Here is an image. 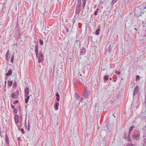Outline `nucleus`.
Returning <instances> with one entry per match:
<instances>
[{
  "label": "nucleus",
  "instance_id": "64",
  "mask_svg": "<svg viewBox=\"0 0 146 146\" xmlns=\"http://www.w3.org/2000/svg\"><path fill=\"white\" fill-rule=\"evenodd\" d=\"M6 84H5V87H6Z\"/></svg>",
  "mask_w": 146,
  "mask_h": 146
},
{
  "label": "nucleus",
  "instance_id": "8",
  "mask_svg": "<svg viewBox=\"0 0 146 146\" xmlns=\"http://www.w3.org/2000/svg\"><path fill=\"white\" fill-rule=\"evenodd\" d=\"M15 122L17 123L19 122V115H15L14 117Z\"/></svg>",
  "mask_w": 146,
  "mask_h": 146
},
{
  "label": "nucleus",
  "instance_id": "22",
  "mask_svg": "<svg viewBox=\"0 0 146 146\" xmlns=\"http://www.w3.org/2000/svg\"><path fill=\"white\" fill-rule=\"evenodd\" d=\"M13 111L14 114H16L17 112V109L15 108L13 110Z\"/></svg>",
  "mask_w": 146,
  "mask_h": 146
},
{
  "label": "nucleus",
  "instance_id": "60",
  "mask_svg": "<svg viewBox=\"0 0 146 146\" xmlns=\"http://www.w3.org/2000/svg\"><path fill=\"white\" fill-rule=\"evenodd\" d=\"M100 31V29H99V28H98V31Z\"/></svg>",
  "mask_w": 146,
  "mask_h": 146
},
{
  "label": "nucleus",
  "instance_id": "36",
  "mask_svg": "<svg viewBox=\"0 0 146 146\" xmlns=\"http://www.w3.org/2000/svg\"><path fill=\"white\" fill-rule=\"evenodd\" d=\"M98 12L97 11H96L94 13V15H97L98 13Z\"/></svg>",
  "mask_w": 146,
  "mask_h": 146
},
{
  "label": "nucleus",
  "instance_id": "57",
  "mask_svg": "<svg viewBox=\"0 0 146 146\" xmlns=\"http://www.w3.org/2000/svg\"><path fill=\"white\" fill-rule=\"evenodd\" d=\"M99 10V9H98H98H97V10H96V11H98Z\"/></svg>",
  "mask_w": 146,
  "mask_h": 146
},
{
  "label": "nucleus",
  "instance_id": "56",
  "mask_svg": "<svg viewBox=\"0 0 146 146\" xmlns=\"http://www.w3.org/2000/svg\"><path fill=\"white\" fill-rule=\"evenodd\" d=\"M137 27H136V28H134V29H135V30H137Z\"/></svg>",
  "mask_w": 146,
  "mask_h": 146
},
{
  "label": "nucleus",
  "instance_id": "62",
  "mask_svg": "<svg viewBox=\"0 0 146 146\" xmlns=\"http://www.w3.org/2000/svg\"><path fill=\"white\" fill-rule=\"evenodd\" d=\"M112 115L115 117V116L113 114Z\"/></svg>",
  "mask_w": 146,
  "mask_h": 146
},
{
  "label": "nucleus",
  "instance_id": "63",
  "mask_svg": "<svg viewBox=\"0 0 146 146\" xmlns=\"http://www.w3.org/2000/svg\"><path fill=\"white\" fill-rule=\"evenodd\" d=\"M113 81H114V82H115L116 81V80H114Z\"/></svg>",
  "mask_w": 146,
  "mask_h": 146
},
{
  "label": "nucleus",
  "instance_id": "1",
  "mask_svg": "<svg viewBox=\"0 0 146 146\" xmlns=\"http://www.w3.org/2000/svg\"><path fill=\"white\" fill-rule=\"evenodd\" d=\"M134 14L139 20L141 21L142 17L144 16V13L143 12H141L140 9H136L134 11Z\"/></svg>",
  "mask_w": 146,
  "mask_h": 146
},
{
  "label": "nucleus",
  "instance_id": "23",
  "mask_svg": "<svg viewBox=\"0 0 146 146\" xmlns=\"http://www.w3.org/2000/svg\"><path fill=\"white\" fill-rule=\"evenodd\" d=\"M9 51L8 50L7 52H6V54H5V56H6V59H8V56L9 55Z\"/></svg>",
  "mask_w": 146,
  "mask_h": 146
},
{
  "label": "nucleus",
  "instance_id": "45",
  "mask_svg": "<svg viewBox=\"0 0 146 146\" xmlns=\"http://www.w3.org/2000/svg\"><path fill=\"white\" fill-rule=\"evenodd\" d=\"M19 111H21V106H20L19 107Z\"/></svg>",
  "mask_w": 146,
  "mask_h": 146
},
{
  "label": "nucleus",
  "instance_id": "16",
  "mask_svg": "<svg viewBox=\"0 0 146 146\" xmlns=\"http://www.w3.org/2000/svg\"><path fill=\"white\" fill-rule=\"evenodd\" d=\"M110 13V11H104V14L106 16L108 15Z\"/></svg>",
  "mask_w": 146,
  "mask_h": 146
},
{
  "label": "nucleus",
  "instance_id": "51",
  "mask_svg": "<svg viewBox=\"0 0 146 146\" xmlns=\"http://www.w3.org/2000/svg\"><path fill=\"white\" fill-rule=\"evenodd\" d=\"M79 40H76L75 41L76 42H78Z\"/></svg>",
  "mask_w": 146,
  "mask_h": 146
},
{
  "label": "nucleus",
  "instance_id": "14",
  "mask_svg": "<svg viewBox=\"0 0 146 146\" xmlns=\"http://www.w3.org/2000/svg\"><path fill=\"white\" fill-rule=\"evenodd\" d=\"M12 73V71L11 70H8V72L6 74V75L7 76H10L11 75Z\"/></svg>",
  "mask_w": 146,
  "mask_h": 146
},
{
  "label": "nucleus",
  "instance_id": "19",
  "mask_svg": "<svg viewBox=\"0 0 146 146\" xmlns=\"http://www.w3.org/2000/svg\"><path fill=\"white\" fill-rule=\"evenodd\" d=\"M78 4L77 5H79L81 6L82 5V2L81 0H77Z\"/></svg>",
  "mask_w": 146,
  "mask_h": 146
},
{
  "label": "nucleus",
  "instance_id": "52",
  "mask_svg": "<svg viewBox=\"0 0 146 146\" xmlns=\"http://www.w3.org/2000/svg\"><path fill=\"white\" fill-rule=\"evenodd\" d=\"M21 139L20 137H18L17 139V140L19 141Z\"/></svg>",
  "mask_w": 146,
  "mask_h": 146
},
{
  "label": "nucleus",
  "instance_id": "24",
  "mask_svg": "<svg viewBox=\"0 0 146 146\" xmlns=\"http://www.w3.org/2000/svg\"><path fill=\"white\" fill-rule=\"evenodd\" d=\"M39 41L40 44L41 45H43V40L41 39H40Z\"/></svg>",
  "mask_w": 146,
  "mask_h": 146
},
{
  "label": "nucleus",
  "instance_id": "55",
  "mask_svg": "<svg viewBox=\"0 0 146 146\" xmlns=\"http://www.w3.org/2000/svg\"><path fill=\"white\" fill-rule=\"evenodd\" d=\"M56 2L57 3H58V0H56Z\"/></svg>",
  "mask_w": 146,
  "mask_h": 146
},
{
  "label": "nucleus",
  "instance_id": "12",
  "mask_svg": "<svg viewBox=\"0 0 146 146\" xmlns=\"http://www.w3.org/2000/svg\"><path fill=\"white\" fill-rule=\"evenodd\" d=\"M5 142L8 145H9V138L8 137V136L6 135L5 136Z\"/></svg>",
  "mask_w": 146,
  "mask_h": 146
},
{
  "label": "nucleus",
  "instance_id": "58",
  "mask_svg": "<svg viewBox=\"0 0 146 146\" xmlns=\"http://www.w3.org/2000/svg\"><path fill=\"white\" fill-rule=\"evenodd\" d=\"M6 84V81H5V84Z\"/></svg>",
  "mask_w": 146,
  "mask_h": 146
},
{
  "label": "nucleus",
  "instance_id": "10",
  "mask_svg": "<svg viewBox=\"0 0 146 146\" xmlns=\"http://www.w3.org/2000/svg\"><path fill=\"white\" fill-rule=\"evenodd\" d=\"M86 52V49L85 48L83 47L80 50V53L82 54H85Z\"/></svg>",
  "mask_w": 146,
  "mask_h": 146
},
{
  "label": "nucleus",
  "instance_id": "13",
  "mask_svg": "<svg viewBox=\"0 0 146 146\" xmlns=\"http://www.w3.org/2000/svg\"><path fill=\"white\" fill-rule=\"evenodd\" d=\"M86 1H87V0H82V6L83 9H84V7L85 6Z\"/></svg>",
  "mask_w": 146,
  "mask_h": 146
},
{
  "label": "nucleus",
  "instance_id": "15",
  "mask_svg": "<svg viewBox=\"0 0 146 146\" xmlns=\"http://www.w3.org/2000/svg\"><path fill=\"white\" fill-rule=\"evenodd\" d=\"M26 97V98L25 99V102L26 103H27L29 101V99L30 97L28 95H27V96H25Z\"/></svg>",
  "mask_w": 146,
  "mask_h": 146
},
{
  "label": "nucleus",
  "instance_id": "47",
  "mask_svg": "<svg viewBox=\"0 0 146 146\" xmlns=\"http://www.w3.org/2000/svg\"><path fill=\"white\" fill-rule=\"evenodd\" d=\"M116 73H117L118 74H120V72H118L117 71H116Z\"/></svg>",
  "mask_w": 146,
  "mask_h": 146
},
{
  "label": "nucleus",
  "instance_id": "25",
  "mask_svg": "<svg viewBox=\"0 0 146 146\" xmlns=\"http://www.w3.org/2000/svg\"><path fill=\"white\" fill-rule=\"evenodd\" d=\"M17 86V82H14V84L13 85V88H15Z\"/></svg>",
  "mask_w": 146,
  "mask_h": 146
},
{
  "label": "nucleus",
  "instance_id": "39",
  "mask_svg": "<svg viewBox=\"0 0 146 146\" xmlns=\"http://www.w3.org/2000/svg\"><path fill=\"white\" fill-rule=\"evenodd\" d=\"M83 100V99L82 98H80L79 100L80 102H82Z\"/></svg>",
  "mask_w": 146,
  "mask_h": 146
},
{
  "label": "nucleus",
  "instance_id": "59",
  "mask_svg": "<svg viewBox=\"0 0 146 146\" xmlns=\"http://www.w3.org/2000/svg\"><path fill=\"white\" fill-rule=\"evenodd\" d=\"M112 80V78L111 77H110V80Z\"/></svg>",
  "mask_w": 146,
  "mask_h": 146
},
{
  "label": "nucleus",
  "instance_id": "48",
  "mask_svg": "<svg viewBox=\"0 0 146 146\" xmlns=\"http://www.w3.org/2000/svg\"><path fill=\"white\" fill-rule=\"evenodd\" d=\"M59 97H56V99L58 101H59Z\"/></svg>",
  "mask_w": 146,
  "mask_h": 146
},
{
  "label": "nucleus",
  "instance_id": "35",
  "mask_svg": "<svg viewBox=\"0 0 146 146\" xmlns=\"http://www.w3.org/2000/svg\"><path fill=\"white\" fill-rule=\"evenodd\" d=\"M19 101L18 100H16L13 102V103L14 104H15L18 102Z\"/></svg>",
  "mask_w": 146,
  "mask_h": 146
},
{
  "label": "nucleus",
  "instance_id": "18",
  "mask_svg": "<svg viewBox=\"0 0 146 146\" xmlns=\"http://www.w3.org/2000/svg\"><path fill=\"white\" fill-rule=\"evenodd\" d=\"M59 104L58 102H56L55 104H54L55 107L56 109V110H57L58 109V106Z\"/></svg>",
  "mask_w": 146,
  "mask_h": 146
},
{
  "label": "nucleus",
  "instance_id": "26",
  "mask_svg": "<svg viewBox=\"0 0 146 146\" xmlns=\"http://www.w3.org/2000/svg\"><path fill=\"white\" fill-rule=\"evenodd\" d=\"M144 141L145 143H146V135L143 136Z\"/></svg>",
  "mask_w": 146,
  "mask_h": 146
},
{
  "label": "nucleus",
  "instance_id": "34",
  "mask_svg": "<svg viewBox=\"0 0 146 146\" xmlns=\"http://www.w3.org/2000/svg\"><path fill=\"white\" fill-rule=\"evenodd\" d=\"M104 3V2L103 1H102V0H101L100 4V5H102Z\"/></svg>",
  "mask_w": 146,
  "mask_h": 146
},
{
  "label": "nucleus",
  "instance_id": "4",
  "mask_svg": "<svg viewBox=\"0 0 146 146\" xmlns=\"http://www.w3.org/2000/svg\"><path fill=\"white\" fill-rule=\"evenodd\" d=\"M81 6H80L77 5L76 7L75 13L76 14H79L81 10Z\"/></svg>",
  "mask_w": 146,
  "mask_h": 146
},
{
  "label": "nucleus",
  "instance_id": "61",
  "mask_svg": "<svg viewBox=\"0 0 146 146\" xmlns=\"http://www.w3.org/2000/svg\"><path fill=\"white\" fill-rule=\"evenodd\" d=\"M100 31V29H99V28H98V31Z\"/></svg>",
  "mask_w": 146,
  "mask_h": 146
},
{
  "label": "nucleus",
  "instance_id": "27",
  "mask_svg": "<svg viewBox=\"0 0 146 146\" xmlns=\"http://www.w3.org/2000/svg\"><path fill=\"white\" fill-rule=\"evenodd\" d=\"M75 98L77 99H78L79 97V95L77 94L76 93L75 94Z\"/></svg>",
  "mask_w": 146,
  "mask_h": 146
},
{
  "label": "nucleus",
  "instance_id": "41",
  "mask_svg": "<svg viewBox=\"0 0 146 146\" xmlns=\"http://www.w3.org/2000/svg\"><path fill=\"white\" fill-rule=\"evenodd\" d=\"M127 146H133V145L132 144H128Z\"/></svg>",
  "mask_w": 146,
  "mask_h": 146
},
{
  "label": "nucleus",
  "instance_id": "28",
  "mask_svg": "<svg viewBox=\"0 0 146 146\" xmlns=\"http://www.w3.org/2000/svg\"><path fill=\"white\" fill-rule=\"evenodd\" d=\"M140 76L139 75H137L136 77V79L137 81L139 80Z\"/></svg>",
  "mask_w": 146,
  "mask_h": 146
},
{
  "label": "nucleus",
  "instance_id": "46",
  "mask_svg": "<svg viewBox=\"0 0 146 146\" xmlns=\"http://www.w3.org/2000/svg\"><path fill=\"white\" fill-rule=\"evenodd\" d=\"M13 45L16 46V47L17 48V43L16 44H14Z\"/></svg>",
  "mask_w": 146,
  "mask_h": 146
},
{
  "label": "nucleus",
  "instance_id": "37",
  "mask_svg": "<svg viewBox=\"0 0 146 146\" xmlns=\"http://www.w3.org/2000/svg\"><path fill=\"white\" fill-rule=\"evenodd\" d=\"M96 34L97 35H98L99 34V32H98V30H96Z\"/></svg>",
  "mask_w": 146,
  "mask_h": 146
},
{
  "label": "nucleus",
  "instance_id": "3",
  "mask_svg": "<svg viewBox=\"0 0 146 146\" xmlns=\"http://www.w3.org/2000/svg\"><path fill=\"white\" fill-rule=\"evenodd\" d=\"M19 94V91L18 90H17L14 93L12 94L11 97L12 98L17 99L18 98Z\"/></svg>",
  "mask_w": 146,
  "mask_h": 146
},
{
  "label": "nucleus",
  "instance_id": "43",
  "mask_svg": "<svg viewBox=\"0 0 146 146\" xmlns=\"http://www.w3.org/2000/svg\"><path fill=\"white\" fill-rule=\"evenodd\" d=\"M11 108L12 109H14L15 108L14 106H13L12 104H11Z\"/></svg>",
  "mask_w": 146,
  "mask_h": 146
},
{
  "label": "nucleus",
  "instance_id": "21",
  "mask_svg": "<svg viewBox=\"0 0 146 146\" xmlns=\"http://www.w3.org/2000/svg\"><path fill=\"white\" fill-rule=\"evenodd\" d=\"M130 137V136H129V134H128V137H127V138L125 137V139H127L128 140V141H130L131 140V138Z\"/></svg>",
  "mask_w": 146,
  "mask_h": 146
},
{
  "label": "nucleus",
  "instance_id": "5",
  "mask_svg": "<svg viewBox=\"0 0 146 146\" xmlns=\"http://www.w3.org/2000/svg\"><path fill=\"white\" fill-rule=\"evenodd\" d=\"M139 92V87L138 86H136L134 88V90L133 93V96L134 97L135 95L137 94Z\"/></svg>",
  "mask_w": 146,
  "mask_h": 146
},
{
  "label": "nucleus",
  "instance_id": "11",
  "mask_svg": "<svg viewBox=\"0 0 146 146\" xmlns=\"http://www.w3.org/2000/svg\"><path fill=\"white\" fill-rule=\"evenodd\" d=\"M134 127L133 126H132L129 128L128 134H129V136H130L131 132V131L133 129Z\"/></svg>",
  "mask_w": 146,
  "mask_h": 146
},
{
  "label": "nucleus",
  "instance_id": "32",
  "mask_svg": "<svg viewBox=\"0 0 146 146\" xmlns=\"http://www.w3.org/2000/svg\"><path fill=\"white\" fill-rule=\"evenodd\" d=\"M12 57L11 58V62H13V58H14V55H12Z\"/></svg>",
  "mask_w": 146,
  "mask_h": 146
},
{
  "label": "nucleus",
  "instance_id": "40",
  "mask_svg": "<svg viewBox=\"0 0 146 146\" xmlns=\"http://www.w3.org/2000/svg\"><path fill=\"white\" fill-rule=\"evenodd\" d=\"M21 130L22 131V133H25V131H24V130L23 128L21 129Z\"/></svg>",
  "mask_w": 146,
  "mask_h": 146
},
{
  "label": "nucleus",
  "instance_id": "38",
  "mask_svg": "<svg viewBox=\"0 0 146 146\" xmlns=\"http://www.w3.org/2000/svg\"><path fill=\"white\" fill-rule=\"evenodd\" d=\"M74 86L75 87H76V86H77V84L76 82H74Z\"/></svg>",
  "mask_w": 146,
  "mask_h": 146
},
{
  "label": "nucleus",
  "instance_id": "6",
  "mask_svg": "<svg viewBox=\"0 0 146 146\" xmlns=\"http://www.w3.org/2000/svg\"><path fill=\"white\" fill-rule=\"evenodd\" d=\"M140 135L139 134H134L133 135V138L135 140L137 141L139 140Z\"/></svg>",
  "mask_w": 146,
  "mask_h": 146
},
{
  "label": "nucleus",
  "instance_id": "17",
  "mask_svg": "<svg viewBox=\"0 0 146 146\" xmlns=\"http://www.w3.org/2000/svg\"><path fill=\"white\" fill-rule=\"evenodd\" d=\"M109 75H106L104 76V79L105 80H108Z\"/></svg>",
  "mask_w": 146,
  "mask_h": 146
},
{
  "label": "nucleus",
  "instance_id": "29",
  "mask_svg": "<svg viewBox=\"0 0 146 146\" xmlns=\"http://www.w3.org/2000/svg\"><path fill=\"white\" fill-rule=\"evenodd\" d=\"M117 0H112L111 4H114L117 1Z\"/></svg>",
  "mask_w": 146,
  "mask_h": 146
},
{
  "label": "nucleus",
  "instance_id": "53",
  "mask_svg": "<svg viewBox=\"0 0 146 146\" xmlns=\"http://www.w3.org/2000/svg\"><path fill=\"white\" fill-rule=\"evenodd\" d=\"M10 58V57H9L8 56V59H6L7 60H9V58Z\"/></svg>",
  "mask_w": 146,
  "mask_h": 146
},
{
  "label": "nucleus",
  "instance_id": "44",
  "mask_svg": "<svg viewBox=\"0 0 146 146\" xmlns=\"http://www.w3.org/2000/svg\"><path fill=\"white\" fill-rule=\"evenodd\" d=\"M18 129L19 130H20L21 129V126H19L18 125L17 126Z\"/></svg>",
  "mask_w": 146,
  "mask_h": 146
},
{
  "label": "nucleus",
  "instance_id": "7",
  "mask_svg": "<svg viewBox=\"0 0 146 146\" xmlns=\"http://www.w3.org/2000/svg\"><path fill=\"white\" fill-rule=\"evenodd\" d=\"M29 88H26L25 90V96H27V95H29Z\"/></svg>",
  "mask_w": 146,
  "mask_h": 146
},
{
  "label": "nucleus",
  "instance_id": "49",
  "mask_svg": "<svg viewBox=\"0 0 146 146\" xmlns=\"http://www.w3.org/2000/svg\"><path fill=\"white\" fill-rule=\"evenodd\" d=\"M142 26H143V27H144L145 26V25L143 23Z\"/></svg>",
  "mask_w": 146,
  "mask_h": 146
},
{
  "label": "nucleus",
  "instance_id": "9",
  "mask_svg": "<svg viewBox=\"0 0 146 146\" xmlns=\"http://www.w3.org/2000/svg\"><path fill=\"white\" fill-rule=\"evenodd\" d=\"M89 92L88 90H87L85 89V92L84 94V96L85 97H88V95Z\"/></svg>",
  "mask_w": 146,
  "mask_h": 146
},
{
  "label": "nucleus",
  "instance_id": "33",
  "mask_svg": "<svg viewBox=\"0 0 146 146\" xmlns=\"http://www.w3.org/2000/svg\"><path fill=\"white\" fill-rule=\"evenodd\" d=\"M39 55H40V56H41L42 57H44L42 53V52H40L39 53Z\"/></svg>",
  "mask_w": 146,
  "mask_h": 146
},
{
  "label": "nucleus",
  "instance_id": "30",
  "mask_svg": "<svg viewBox=\"0 0 146 146\" xmlns=\"http://www.w3.org/2000/svg\"><path fill=\"white\" fill-rule=\"evenodd\" d=\"M27 128H28V130L29 131H30V125L29 124V122H28V123Z\"/></svg>",
  "mask_w": 146,
  "mask_h": 146
},
{
  "label": "nucleus",
  "instance_id": "20",
  "mask_svg": "<svg viewBox=\"0 0 146 146\" xmlns=\"http://www.w3.org/2000/svg\"><path fill=\"white\" fill-rule=\"evenodd\" d=\"M8 86H11L12 85V82L11 81L8 80Z\"/></svg>",
  "mask_w": 146,
  "mask_h": 146
},
{
  "label": "nucleus",
  "instance_id": "2",
  "mask_svg": "<svg viewBox=\"0 0 146 146\" xmlns=\"http://www.w3.org/2000/svg\"><path fill=\"white\" fill-rule=\"evenodd\" d=\"M35 52L36 55V57L38 58V62L39 63L43 61L44 59V57L40 56H38V44H36L35 46Z\"/></svg>",
  "mask_w": 146,
  "mask_h": 146
},
{
  "label": "nucleus",
  "instance_id": "50",
  "mask_svg": "<svg viewBox=\"0 0 146 146\" xmlns=\"http://www.w3.org/2000/svg\"><path fill=\"white\" fill-rule=\"evenodd\" d=\"M108 50H109V52H110V51H111V49L110 48H109Z\"/></svg>",
  "mask_w": 146,
  "mask_h": 146
},
{
  "label": "nucleus",
  "instance_id": "42",
  "mask_svg": "<svg viewBox=\"0 0 146 146\" xmlns=\"http://www.w3.org/2000/svg\"><path fill=\"white\" fill-rule=\"evenodd\" d=\"M78 75H80L81 76H82V75L80 74V72H79L78 73Z\"/></svg>",
  "mask_w": 146,
  "mask_h": 146
},
{
  "label": "nucleus",
  "instance_id": "31",
  "mask_svg": "<svg viewBox=\"0 0 146 146\" xmlns=\"http://www.w3.org/2000/svg\"><path fill=\"white\" fill-rule=\"evenodd\" d=\"M56 96L58 97H59L60 96L58 92H56L55 94Z\"/></svg>",
  "mask_w": 146,
  "mask_h": 146
},
{
  "label": "nucleus",
  "instance_id": "54",
  "mask_svg": "<svg viewBox=\"0 0 146 146\" xmlns=\"http://www.w3.org/2000/svg\"><path fill=\"white\" fill-rule=\"evenodd\" d=\"M17 31L18 32V33H19V34L20 33V31L18 30V31Z\"/></svg>",
  "mask_w": 146,
  "mask_h": 146
}]
</instances>
